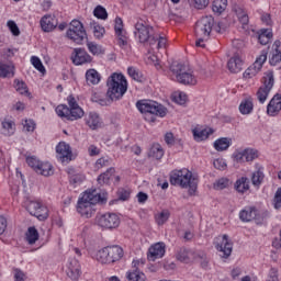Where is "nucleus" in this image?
<instances>
[{
	"label": "nucleus",
	"mask_w": 281,
	"mask_h": 281,
	"mask_svg": "<svg viewBox=\"0 0 281 281\" xmlns=\"http://www.w3.org/2000/svg\"><path fill=\"white\" fill-rule=\"evenodd\" d=\"M134 35L143 45L153 46L157 43V33L155 32V27H153L146 20L139 19L136 22Z\"/></svg>",
	"instance_id": "nucleus-2"
},
{
	"label": "nucleus",
	"mask_w": 281,
	"mask_h": 281,
	"mask_svg": "<svg viewBox=\"0 0 281 281\" xmlns=\"http://www.w3.org/2000/svg\"><path fill=\"white\" fill-rule=\"evenodd\" d=\"M232 146V139L227 137L218 138L214 142V148L218 153H222L223 150H227Z\"/></svg>",
	"instance_id": "nucleus-35"
},
{
	"label": "nucleus",
	"mask_w": 281,
	"mask_h": 281,
	"mask_svg": "<svg viewBox=\"0 0 281 281\" xmlns=\"http://www.w3.org/2000/svg\"><path fill=\"white\" fill-rule=\"evenodd\" d=\"M24 205L31 216H35L38 221H47L49 217V210L43 203L34 200H27Z\"/></svg>",
	"instance_id": "nucleus-12"
},
{
	"label": "nucleus",
	"mask_w": 281,
	"mask_h": 281,
	"mask_svg": "<svg viewBox=\"0 0 281 281\" xmlns=\"http://www.w3.org/2000/svg\"><path fill=\"white\" fill-rule=\"evenodd\" d=\"M16 133V124L12 120L4 119L0 123V135L12 137Z\"/></svg>",
	"instance_id": "nucleus-23"
},
{
	"label": "nucleus",
	"mask_w": 281,
	"mask_h": 281,
	"mask_svg": "<svg viewBox=\"0 0 281 281\" xmlns=\"http://www.w3.org/2000/svg\"><path fill=\"white\" fill-rule=\"evenodd\" d=\"M26 164H27V166H30V168H33V170H35V172L38 170V168L41 166L40 160L34 156L27 157Z\"/></svg>",
	"instance_id": "nucleus-56"
},
{
	"label": "nucleus",
	"mask_w": 281,
	"mask_h": 281,
	"mask_svg": "<svg viewBox=\"0 0 281 281\" xmlns=\"http://www.w3.org/2000/svg\"><path fill=\"white\" fill-rule=\"evenodd\" d=\"M267 281H280L278 279V270H276V268L270 269Z\"/></svg>",
	"instance_id": "nucleus-63"
},
{
	"label": "nucleus",
	"mask_w": 281,
	"mask_h": 281,
	"mask_svg": "<svg viewBox=\"0 0 281 281\" xmlns=\"http://www.w3.org/2000/svg\"><path fill=\"white\" fill-rule=\"evenodd\" d=\"M13 278H14V281L27 280V276L25 274V272H23V270L19 268H13Z\"/></svg>",
	"instance_id": "nucleus-55"
},
{
	"label": "nucleus",
	"mask_w": 281,
	"mask_h": 281,
	"mask_svg": "<svg viewBox=\"0 0 281 281\" xmlns=\"http://www.w3.org/2000/svg\"><path fill=\"white\" fill-rule=\"evenodd\" d=\"M234 160L237 164H245V161H254V159H258V150L246 148L243 150H236L233 154Z\"/></svg>",
	"instance_id": "nucleus-17"
},
{
	"label": "nucleus",
	"mask_w": 281,
	"mask_h": 281,
	"mask_svg": "<svg viewBox=\"0 0 281 281\" xmlns=\"http://www.w3.org/2000/svg\"><path fill=\"white\" fill-rule=\"evenodd\" d=\"M280 111H281V95L280 93H277L268 103L267 113L270 117H276V115H280Z\"/></svg>",
	"instance_id": "nucleus-20"
},
{
	"label": "nucleus",
	"mask_w": 281,
	"mask_h": 281,
	"mask_svg": "<svg viewBox=\"0 0 281 281\" xmlns=\"http://www.w3.org/2000/svg\"><path fill=\"white\" fill-rule=\"evenodd\" d=\"M235 190L236 192H238L239 194H245V192H247L249 190V179L246 177H241L239 178L236 182H235Z\"/></svg>",
	"instance_id": "nucleus-34"
},
{
	"label": "nucleus",
	"mask_w": 281,
	"mask_h": 281,
	"mask_svg": "<svg viewBox=\"0 0 281 281\" xmlns=\"http://www.w3.org/2000/svg\"><path fill=\"white\" fill-rule=\"evenodd\" d=\"M23 128L26 131V133H34V130L36 128V123L32 120H25L23 122Z\"/></svg>",
	"instance_id": "nucleus-57"
},
{
	"label": "nucleus",
	"mask_w": 281,
	"mask_h": 281,
	"mask_svg": "<svg viewBox=\"0 0 281 281\" xmlns=\"http://www.w3.org/2000/svg\"><path fill=\"white\" fill-rule=\"evenodd\" d=\"M87 47L93 56H100L104 54V48L101 45H98L95 42H88Z\"/></svg>",
	"instance_id": "nucleus-44"
},
{
	"label": "nucleus",
	"mask_w": 281,
	"mask_h": 281,
	"mask_svg": "<svg viewBox=\"0 0 281 281\" xmlns=\"http://www.w3.org/2000/svg\"><path fill=\"white\" fill-rule=\"evenodd\" d=\"M100 80H102V76L95 69H89L86 72V81L87 85H100Z\"/></svg>",
	"instance_id": "nucleus-31"
},
{
	"label": "nucleus",
	"mask_w": 281,
	"mask_h": 281,
	"mask_svg": "<svg viewBox=\"0 0 281 281\" xmlns=\"http://www.w3.org/2000/svg\"><path fill=\"white\" fill-rule=\"evenodd\" d=\"M227 67L231 74H239V71H243V59L235 55L228 60Z\"/></svg>",
	"instance_id": "nucleus-27"
},
{
	"label": "nucleus",
	"mask_w": 281,
	"mask_h": 281,
	"mask_svg": "<svg viewBox=\"0 0 281 281\" xmlns=\"http://www.w3.org/2000/svg\"><path fill=\"white\" fill-rule=\"evenodd\" d=\"M136 108L145 115H157L158 117H166L168 115V109L153 100L137 101ZM148 121L155 122V116H151Z\"/></svg>",
	"instance_id": "nucleus-5"
},
{
	"label": "nucleus",
	"mask_w": 281,
	"mask_h": 281,
	"mask_svg": "<svg viewBox=\"0 0 281 281\" xmlns=\"http://www.w3.org/2000/svg\"><path fill=\"white\" fill-rule=\"evenodd\" d=\"M67 100L68 106L65 104H60L56 108L55 111L58 117H65L70 122L85 117V110H82V108L78 105V101H76V98H74V95H69Z\"/></svg>",
	"instance_id": "nucleus-3"
},
{
	"label": "nucleus",
	"mask_w": 281,
	"mask_h": 281,
	"mask_svg": "<svg viewBox=\"0 0 281 281\" xmlns=\"http://www.w3.org/2000/svg\"><path fill=\"white\" fill-rule=\"evenodd\" d=\"M106 166H109V159L104 157L99 158L95 162V168H98V170H100V168H106Z\"/></svg>",
	"instance_id": "nucleus-61"
},
{
	"label": "nucleus",
	"mask_w": 281,
	"mask_h": 281,
	"mask_svg": "<svg viewBox=\"0 0 281 281\" xmlns=\"http://www.w3.org/2000/svg\"><path fill=\"white\" fill-rule=\"evenodd\" d=\"M170 183L180 188H190V194L196 192V184L192 181V172L188 169L173 170L170 173Z\"/></svg>",
	"instance_id": "nucleus-7"
},
{
	"label": "nucleus",
	"mask_w": 281,
	"mask_h": 281,
	"mask_svg": "<svg viewBox=\"0 0 281 281\" xmlns=\"http://www.w3.org/2000/svg\"><path fill=\"white\" fill-rule=\"evenodd\" d=\"M40 235L36 227L31 226L27 228V232L25 234V240L29 245H36V241L38 240Z\"/></svg>",
	"instance_id": "nucleus-36"
},
{
	"label": "nucleus",
	"mask_w": 281,
	"mask_h": 281,
	"mask_svg": "<svg viewBox=\"0 0 281 281\" xmlns=\"http://www.w3.org/2000/svg\"><path fill=\"white\" fill-rule=\"evenodd\" d=\"M165 155L164 147L159 143H154L148 151V157L153 159H161Z\"/></svg>",
	"instance_id": "nucleus-32"
},
{
	"label": "nucleus",
	"mask_w": 281,
	"mask_h": 281,
	"mask_svg": "<svg viewBox=\"0 0 281 281\" xmlns=\"http://www.w3.org/2000/svg\"><path fill=\"white\" fill-rule=\"evenodd\" d=\"M68 177H69V181L70 183L78 186V183H82V181H85V175L76 171V169L74 168H68Z\"/></svg>",
	"instance_id": "nucleus-33"
},
{
	"label": "nucleus",
	"mask_w": 281,
	"mask_h": 281,
	"mask_svg": "<svg viewBox=\"0 0 281 281\" xmlns=\"http://www.w3.org/2000/svg\"><path fill=\"white\" fill-rule=\"evenodd\" d=\"M13 87L20 95H30V90L27 89V85L25 81L21 79H14Z\"/></svg>",
	"instance_id": "nucleus-39"
},
{
	"label": "nucleus",
	"mask_w": 281,
	"mask_h": 281,
	"mask_svg": "<svg viewBox=\"0 0 281 281\" xmlns=\"http://www.w3.org/2000/svg\"><path fill=\"white\" fill-rule=\"evenodd\" d=\"M271 214L268 211L260 213L256 206H245L239 211V221L241 223H251L255 221L257 225H262Z\"/></svg>",
	"instance_id": "nucleus-9"
},
{
	"label": "nucleus",
	"mask_w": 281,
	"mask_h": 281,
	"mask_svg": "<svg viewBox=\"0 0 281 281\" xmlns=\"http://www.w3.org/2000/svg\"><path fill=\"white\" fill-rule=\"evenodd\" d=\"M113 175H115V168L108 169L105 172L98 177V183H100V186L109 183V181L113 179Z\"/></svg>",
	"instance_id": "nucleus-41"
},
{
	"label": "nucleus",
	"mask_w": 281,
	"mask_h": 281,
	"mask_svg": "<svg viewBox=\"0 0 281 281\" xmlns=\"http://www.w3.org/2000/svg\"><path fill=\"white\" fill-rule=\"evenodd\" d=\"M273 85H276L273 71H268L262 78V85L256 93L257 100L260 102V104H265V102H267V98H269V93H271Z\"/></svg>",
	"instance_id": "nucleus-10"
},
{
	"label": "nucleus",
	"mask_w": 281,
	"mask_h": 281,
	"mask_svg": "<svg viewBox=\"0 0 281 281\" xmlns=\"http://www.w3.org/2000/svg\"><path fill=\"white\" fill-rule=\"evenodd\" d=\"M190 256H192V252L186 248H180L176 255L177 260L180 262H190Z\"/></svg>",
	"instance_id": "nucleus-45"
},
{
	"label": "nucleus",
	"mask_w": 281,
	"mask_h": 281,
	"mask_svg": "<svg viewBox=\"0 0 281 281\" xmlns=\"http://www.w3.org/2000/svg\"><path fill=\"white\" fill-rule=\"evenodd\" d=\"M123 257L124 249H122L120 246L104 247L95 255L98 262H101L102 265H111L113 262H117V260H122Z\"/></svg>",
	"instance_id": "nucleus-8"
},
{
	"label": "nucleus",
	"mask_w": 281,
	"mask_h": 281,
	"mask_svg": "<svg viewBox=\"0 0 281 281\" xmlns=\"http://www.w3.org/2000/svg\"><path fill=\"white\" fill-rule=\"evenodd\" d=\"M114 31L119 37L120 45H126V35L124 34V22L122 21V18L115 19Z\"/></svg>",
	"instance_id": "nucleus-26"
},
{
	"label": "nucleus",
	"mask_w": 281,
	"mask_h": 281,
	"mask_svg": "<svg viewBox=\"0 0 281 281\" xmlns=\"http://www.w3.org/2000/svg\"><path fill=\"white\" fill-rule=\"evenodd\" d=\"M212 10L215 14H223V11L227 10V0H214Z\"/></svg>",
	"instance_id": "nucleus-43"
},
{
	"label": "nucleus",
	"mask_w": 281,
	"mask_h": 281,
	"mask_svg": "<svg viewBox=\"0 0 281 281\" xmlns=\"http://www.w3.org/2000/svg\"><path fill=\"white\" fill-rule=\"evenodd\" d=\"M165 142L169 146H175V135L170 132L165 134Z\"/></svg>",
	"instance_id": "nucleus-62"
},
{
	"label": "nucleus",
	"mask_w": 281,
	"mask_h": 281,
	"mask_svg": "<svg viewBox=\"0 0 281 281\" xmlns=\"http://www.w3.org/2000/svg\"><path fill=\"white\" fill-rule=\"evenodd\" d=\"M172 100L176 104H186V102H188V94H186V92H175Z\"/></svg>",
	"instance_id": "nucleus-50"
},
{
	"label": "nucleus",
	"mask_w": 281,
	"mask_h": 281,
	"mask_svg": "<svg viewBox=\"0 0 281 281\" xmlns=\"http://www.w3.org/2000/svg\"><path fill=\"white\" fill-rule=\"evenodd\" d=\"M8 27L10 32L13 34V36H20L21 35V30H19V26L16 25L15 21H9L8 22Z\"/></svg>",
	"instance_id": "nucleus-58"
},
{
	"label": "nucleus",
	"mask_w": 281,
	"mask_h": 281,
	"mask_svg": "<svg viewBox=\"0 0 281 281\" xmlns=\"http://www.w3.org/2000/svg\"><path fill=\"white\" fill-rule=\"evenodd\" d=\"M85 120L87 126H89V128L92 131H95L102 126V119H100V115L95 112H90Z\"/></svg>",
	"instance_id": "nucleus-25"
},
{
	"label": "nucleus",
	"mask_w": 281,
	"mask_h": 281,
	"mask_svg": "<svg viewBox=\"0 0 281 281\" xmlns=\"http://www.w3.org/2000/svg\"><path fill=\"white\" fill-rule=\"evenodd\" d=\"M74 65H85V63H91V57L83 48H75L71 55Z\"/></svg>",
	"instance_id": "nucleus-22"
},
{
	"label": "nucleus",
	"mask_w": 281,
	"mask_h": 281,
	"mask_svg": "<svg viewBox=\"0 0 281 281\" xmlns=\"http://www.w3.org/2000/svg\"><path fill=\"white\" fill-rule=\"evenodd\" d=\"M106 95L110 100H121L124 93L128 91V81L122 74L113 72L106 81Z\"/></svg>",
	"instance_id": "nucleus-1"
},
{
	"label": "nucleus",
	"mask_w": 281,
	"mask_h": 281,
	"mask_svg": "<svg viewBox=\"0 0 281 281\" xmlns=\"http://www.w3.org/2000/svg\"><path fill=\"white\" fill-rule=\"evenodd\" d=\"M239 113H241V115H251V113H254V99L247 98L241 100Z\"/></svg>",
	"instance_id": "nucleus-29"
},
{
	"label": "nucleus",
	"mask_w": 281,
	"mask_h": 281,
	"mask_svg": "<svg viewBox=\"0 0 281 281\" xmlns=\"http://www.w3.org/2000/svg\"><path fill=\"white\" fill-rule=\"evenodd\" d=\"M0 78H14V66L0 64Z\"/></svg>",
	"instance_id": "nucleus-40"
},
{
	"label": "nucleus",
	"mask_w": 281,
	"mask_h": 281,
	"mask_svg": "<svg viewBox=\"0 0 281 281\" xmlns=\"http://www.w3.org/2000/svg\"><path fill=\"white\" fill-rule=\"evenodd\" d=\"M168 218H170V212L165 210L156 215L157 225H165L168 223Z\"/></svg>",
	"instance_id": "nucleus-47"
},
{
	"label": "nucleus",
	"mask_w": 281,
	"mask_h": 281,
	"mask_svg": "<svg viewBox=\"0 0 281 281\" xmlns=\"http://www.w3.org/2000/svg\"><path fill=\"white\" fill-rule=\"evenodd\" d=\"M127 281H146V274L142 270L135 268L126 272L125 276Z\"/></svg>",
	"instance_id": "nucleus-30"
},
{
	"label": "nucleus",
	"mask_w": 281,
	"mask_h": 281,
	"mask_svg": "<svg viewBox=\"0 0 281 281\" xmlns=\"http://www.w3.org/2000/svg\"><path fill=\"white\" fill-rule=\"evenodd\" d=\"M97 223L105 229H115L120 227V216L115 213H105L97 218Z\"/></svg>",
	"instance_id": "nucleus-14"
},
{
	"label": "nucleus",
	"mask_w": 281,
	"mask_h": 281,
	"mask_svg": "<svg viewBox=\"0 0 281 281\" xmlns=\"http://www.w3.org/2000/svg\"><path fill=\"white\" fill-rule=\"evenodd\" d=\"M213 166L217 170H225L227 168V162H225V159L223 158H217L213 161Z\"/></svg>",
	"instance_id": "nucleus-59"
},
{
	"label": "nucleus",
	"mask_w": 281,
	"mask_h": 281,
	"mask_svg": "<svg viewBox=\"0 0 281 281\" xmlns=\"http://www.w3.org/2000/svg\"><path fill=\"white\" fill-rule=\"evenodd\" d=\"M213 188L215 190H225V188H229V179L220 178L215 180V182L213 183Z\"/></svg>",
	"instance_id": "nucleus-48"
},
{
	"label": "nucleus",
	"mask_w": 281,
	"mask_h": 281,
	"mask_svg": "<svg viewBox=\"0 0 281 281\" xmlns=\"http://www.w3.org/2000/svg\"><path fill=\"white\" fill-rule=\"evenodd\" d=\"M66 273L70 280L78 281L80 280L81 271H80V262L78 259H70L67 265Z\"/></svg>",
	"instance_id": "nucleus-19"
},
{
	"label": "nucleus",
	"mask_w": 281,
	"mask_h": 281,
	"mask_svg": "<svg viewBox=\"0 0 281 281\" xmlns=\"http://www.w3.org/2000/svg\"><path fill=\"white\" fill-rule=\"evenodd\" d=\"M127 74L130 78H132L133 80H136V82H142V80H144V76L142 75V71H139V69L135 67H128Z\"/></svg>",
	"instance_id": "nucleus-46"
},
{
	"label": "nucleus",
	"mask_w": 281,
	"mask_h": 281,
	"mask_svg": "<svg viewBox=\"0 0 281 281\" xmlns=\"http://www.w3.org/2000/svg\"><path fill=\"white\" fill-rule=\"evenodd\" d=\"M272 205H273L274 210L281 209V187L278 188L274 193V198L272 200Z\"/></svg>",
	"instance_id": "nucleus-53"
},
{
	"label": "nucleus",
	"mask_w": 281,
	"mask_h": 281,
	"mask_svg": "<svg viewBox=\"0 0 281 281\" xmlns=\"http://www.w3.org/2000/svg\"><path fill=\"white\" fill-rule=\"evenodd\" d=\"M262 179H265V173L262 172V170L258 169L252 173V177H251L252 186H260V183H262Z\"/></svg>",
	"instance_id": "nucleus-51"
},
{
	"label": "nucleus",
	"mask_w": 281,
	"mask_h": 281,
	"mask_svg": "<svg viewBox=\"0 0 281 281\" xmlns=\"http://www.w3.org/2000/svg\"><path fill=\"white\" fill-rule=\"evenodd\" d=\"M212 27H214V18L206 15L200 19L195 24V35L200 38H209L212 34Z\"/></svg>",
	"instance_id": "nucleus-13"
},
{
	"label": "nucleus",
	"mask_w": 281,
	"mask_h": 281,
	"mask_svg": "<svg viewBox=\"0 0 281 281\" xmlns=\"http://www.w3.org/2000/svg\"><path fill=\"white\" fill-rule=\"evenodd\" d=\"M36 172L43 177H52V175H54V167L49 162H41Z\"/></svg>",
	"instance_id": "nucleus-37"
},
{
	"label": "nucleus",
	"mask_w": 281,
	"mask_h": 281,
	"mask_svg": "<svg viewBox=\"0 0 281 281\" xmlns=\"http://www.w3.org/2000/svg\"><path fill=\"white\" fill-rule=\"evenodd\" d=\"M215 248L222 254V258H229L232 256L233 245L227 235L216 238Z\"/></svg>",
	"instance_id": "nucleus-16"
},
{
	"label": "nucleus",
	"mask_w": 281,
	"mask_h": 281,
	"mask_svg": "<svg viewBox=\"0 0 281 281\" xmlns=\"http://www.w3.org/2000/svg\"><path fill=\"white\" fill-rule=\"evenodd\" d=\"M212 135V130H193V138L195 142H204Z\"/></svg>",
	"instance_id": "nucleus-42"
},
{
	"label": "nucleus",
	"mask_w": 281,
	"mask_h": 281,
	"mask_svg": "<svg viewBox=\"0 0 281 281\" xmlns=\"http://www.w3.org/2000/svg\"><path fill=\"white\" fill-rule=\"evenodd\" d=\"M56 153L60 161H69L71 160V147L61 142L56 146Z\"/></svg>",
	"instance_id": "nucleus-24"
},
{
	"label": "nucleus",
	"mask_w": 281,
	"mask_h": 281,
	"mask_svg": "<svg viewBox=\"0 0 281 281\" xmlns=\"http://www.w3.org/2000/svg\"><path fill=\"white\" fill-rule=\"evenodd\" d=\"M104 27L100 26L99 24L93 26V34L95 36V38H102V36H104Z\"/></svg>",
	"instance_id": "nucleus-60"
},
{
	"label": "nucleus",
	"mask_w": 281,
	"mask_h": 281,
	"mask_svg": "<svg viewBox=\"0 0 281 281\" xmlns=\"http://www.w3.org/2000/svg\"><path fill=\"white\" fill-rule=\"evenodd\" d=\"M162 256H166V244L164 243H156L148 249L147 258L151 262H155V260Z\"/></svg>",
	"instance_id": "nucleus-18"
},
{
	"label": "nucleus",
	"mask_w": 281,
	"mask_h": 281,
	"mask_svg": "<svg viewBox=\"0 0 281 281\" xmlns=\"http://www.w3.org/2000/svg\"><path fill=\"white\" fill-rule=\"evenodd\" d=\"M40 25L43 32H53V30L58 27V19L52 14H46L41 19Z\"/></svg>",
	"instance_id": "nucleus-21"
},
{
	"label": "nucleus",
	"mask_w": 281,
	"mask_h": 281,
	"mask_svg": "<svg viewBox=\"0 0 281 281\" xmlns=\"http://www.w3.org/2000/svg\"><path fill=\"white\" fill-rule=\"evenodd\" d=\"M267 63V50H262L261 54L257 57L254 65L249 66L245 72L244 78L250 79L255 76H258L259 71L262 69V65Z\"/></svg>",
	"instance_id": "nucleus-15"
},
{
	"label": "nucleus",
	"mask_w": 281,
	"mask_h": 281,
	"mask_svg": "<svg viewBox=\"0 0 281 281\" xmlns=\"http://www.w3.org/2000/svg\"><path fill=\"white\" fill-rule=\"evenodd\" d=\"M235 13L237 15L239 23H241L243 30L247 32V30H249V15L247 14V11H245V9L240 7H237L235 9Z\"/></svg>",
	"instance_id": "nucleus-28"
},
{
	"label": "nucleus",
	"mask_w": 281,
	"mask_h": 281,
	"mask_svg": "<svg viewBox=\"0 0 281 281\" xmlns=\"http://www.w3.org/2000/svg\"><path fill=\"white\" fill-rule=\"evenodd\" d=\"M170 71L176 76V80L180 85H196V76H194L192 69L188 68L184 64L173 61L170 66Z\"/></svg>",
	"instance_id": "nucleus-6"
},
{
	"label": "nucleus",
	"mask_w": 281,
	"mask_h": 281,
	"mask_svg": "<svg viewBox=\"0 0 281 281\" xmlns=\"http://www.w3.org/2000/svg\"><path fill=\"white\" fill-rule=\"evenodd\" d=\"M215 32H218L220 34L225 32L227 30V24L223 21L218 22L217 25L214 26Z\"/></svg>",
	"instance_id": "nucleus-64"
},
{
	"label": "nucleus",
	"mask_w": 281,
	"mask_h": 281,
	"mask_svg": "<svg viewBox=\"0 0 281 281\" xmlns=\"http://www.w3.org/2000/svg\"><path fill=\"white\" fill-rule=\"evenodd\" d=\"M31 63H32L33 67H35V69H37V71H40L41 74H45V66H43V61H41V58H38L36 56H32Z\"/></svg>",
	"instance_id": "nucleus-52"
},
{
	"label": "nucleus",
	"mask_w": 281,
	"mask_h": 281,
	"mask_svg": "<svg viewBox=\"0 0 281 281\" xmlns=\"http://www.w3.org/2000/svg\"><path fill=\"white\" fill-rule=\"evenodd\" d=\"M102 201V196L100 193L94 191H86L82 196L78 200L77 212L81 214V216H86L90 218L93 214V205L100 203Z\"/></svg>",
	"instance_id": "nucleus-4"
},
{
	"label": "nucleus",
	"mask_w": 281,
	"mask_h": 281,
	"mask_svg": "<svg viewBox=\"0 0 281 281\" xmlns=\"http://www.w3.org/2000/svg\"><path fill=\"white\" fill-rule=\"evenodd\" d=\"M281 61V50L280 49H274L272 52V55L270 57V65L272 67H276V65H278V63Z\"/></svg>",
	"instance_id": "nucleus-54"
},
{
	"label": "nucleus",
	"mask_w": 281,
	"mask_h": 281,
	"mask_svg": "<svg viewBox=\"0 0 281 281\" xmlns=\"http://www.w3.org/2000/svg\"><path fill=\"white\" fill-rule=\"evenodd\" d=\"M67 37L77 45H81L82 41L87 38V31H85V26L82 25L81 21L72 20L70 22V27L67 31Z\"/></svg>",
	"instance_id": "nucleus-11"
},
{
	"label": "nucleus",
	"mask_w": 281,
	"mask_h": 281,
	"mask_svg": "<svg viewBox=\"0 0 281 281\" xmlns=\"http://www.w3.org/2000/svg\"><path fill=\"white\" fill-rule=\"evenodd\" d=\"M93 14L97 19H101L102 21H106V19H109V13H106V9L102 5H98L94 9Z\"/></svg>",
	"instance_id": "nucleus-49"
},
{
	"label": "nucleus",
	"mask_w": 281,
	"mask_h": 281,
	"mask_svg": "<svg viewBox=\"0 0 281 281\" xmlns=\"http://www.w3.org/2000/svg\"><path fill=\"white\" fill-rule=\"evenodd\" d=\"M271 38H273V32H271V29H263L260 31L258 36L260 45H268L271 42Z\"/></svg>",
	"instance_id": "nucleus-38"
}]
</instances>
